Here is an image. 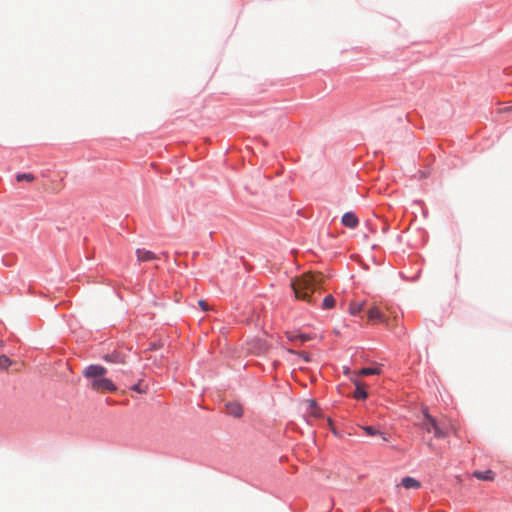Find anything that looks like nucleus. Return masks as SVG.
<instances>
[{"label":"nucleus","instance_id":"nucleus-1","mask_svg":"<svg viewBox=\"0 0 512 512\" xmlns=\"http://www.w3.org/2000/svg\"><path fill=\"white\" fill-rule=\"evenodd\" d=\"M324 276L321 273H306L291 282L297 299L313 302L312 295L322 288Z\"/></svg>","mask_w":512,"mask_h":512},{"label":"nucleus","instance_id":"nucleus-2","mask_svg":"<svg viewBox=\"0 0 512 512\" xmlns=\"http://www.w3.org/2000/svg\"><path fill=\"white\" fill-rule=\"evenodd\" d=\"M106 373L107 369L101 365H89L83 371L92 390L100 393L115 392L117 387L109 378L105 377Z\"/></svg>","mask_w":512,"mask_h":512},{"label":"nucleus","instance_id":"nucleus-3","mask_svg":"<svg viewBox=\"0 0 512 512\" xmlns=\"http://www.w3.org/2000/svg\"><path fill=\"white\" fill-rule=\"evenodd\" d=\"M420 427L427 433L433 432L434 437L437 439L445 438L448 435V431L439 425L436 419L432 417L427 411L423 412V420L420 423Z\"/></svg>","mask_w":512,"mask_h":512},{"label":"nucleus","instance_id":"nucleus-4","mask_svg":"<svg viewBox=\"0 0 512 512\" xmlns=\"http://www.w3.org/2000/svg\"><path fill=\"white\" fill-rule=\"evenodd\" d=\"M367 316L368 320L372 323H384L387 326L389 325L388 319L376 305L370 307L367 310Z\"/></svg>","mask_w":512,"mask_h":512},{"label":"nucleus","instance_id":"nucleus-5","mask_svg":"<svg viewBox=\"0 0 512 512\" xmlns=\"http://www.w3.org/2000/svg\"><path fill=\"white\" fill-rule=\"evenodd\" d=\"M351 381L355 384L356 388L354 391V398L358 400H364L367 398L368 394L365 390L364 385L357 379L351 378Z\"/></svg>","mask_w":512,"mask_h":512},{"label":"nucleus","instance_id":"nucleus-6","mask_svg":"<svg viewBox=\"0 0 512 512\" xmlns=\"http://www.w3.org/2000/svg\"><path fill=\"white\" fill-rule=\"evenodd\" d=\"M225 406H226V411L228 414H230L236 418H239L242 416L243 409H242L241 404H239L237 402H228Z\"/></svg>","mask_w":512,"mask_h":512},{"label":"nucleus","instance_id":"nucleus-7","mask_svg":"<svg viewBox=\"0 0 512 512\" xmlns=\"http://www.w3.org/2000/svg\"><path fill=\"white\" fill-rule=\"evenodd\" d=\"M136 255H137L138 261H140V262H146V261L158 259L157 255L155 253H153L152 251H149V250H144V249H137Z\"/></svg>","mask_w":512,"mask_h":512},{"label":"nucleus","instance_id":"nucleus-8","mask_svg":"<svg viewBox=\"0 0 512 512\" xmlns=\"http://www.w3.org/2000/svg\"><path fill=\"white\" fill-rule=\"evenodd\" d=\"M342 224L349 228H355L358 225V218L352 212H347L342 216Z\"/></svg>","mask_w":512,"mask_h":512},{"label":"nucleus","instance_id":"nucleus-9","mask_svg":"<svg viewBox=\"0 0 512 512\" xmlns=\"http://www.w3.org/2000/svg\"><path fill=\"white\" fill-rule=\"evenodd\" d=\"M472 476L482 481H493L495 479V473L492 470L474 471Z\"/></svg>","mask_w":512,"mask_h":512},{"label":"nucleus","instance_id":"nucleus-10","mask_svg":"<svg viewBox=\"0 0 512 512\" xmlns=\"http://www.w3.org/2000/svg\"><path fill=\"white\" fill-rule=\"evenodd\" d=\"M104 360L110 363H117V364H125V357L118 352H113L111 354H107L104 357Z\"/></svg>","mask_w":512,"mask_h":512},{"label":"nucleus","instance_id":"nucleus-11","mask_svg":"<svg viewBox=\"0 0 512 512\" xmlns=\"http://www.w3.org/2000/svg\"><path fill=\"white\" fill-rule=\"evenodd\" d=\"M401 483L406 489H418L421 487L420 482L412 477L403 478Z\"/></svg>","mask_w":512,"mask_h":512},{"label":"nucleus","instance_id":"nucleus-12","mask_svg":"<svg viewBox=\"0 0 512 512\" xmlns=\"http://www.w3.org/2000/svg\"><path fill=\"white\" fill-rule=\"evenodd\" d=\"M361 428L369 436L379 435V436H381V438L384 442L388 441V438L373 426H362Z\"/></svg>","mask_w":512,"mask_h":512},{"label":"nucleus","instance_id":"nucleus-13","mask_svg":"<svg viewBox=\"0 0 512 512\" xmlns=\"http://www.w3.org/2000/svg\"><path fill=\"white\" fill-rule=\"evenodd\" d=\"M365 302H356L353 301L349 305V312L352 315H357L364 309Z\"/></svg>","mask_w":512,"mask_h":512},{"label":"nucleus","instance_id":"nucleus-14","mask_svg":"<svg viewBox=\"0 0 512 512\" xmlns=\"http://www.w3.org/2000/svg\"><path fill=\"white\" fill-rule=\"evenodd\" d=\"M287 337L290 341L300 340L301 343L311 340L312 337L309 334H291L287 333Z\"/></svg>","mask_w":512,"mask_h":512},{"label":"nucleus","instance_id":"nucleus-15","mask_svg":"<svg viewBox=\"0 0 512 512\" xmlns=\"http://www.w3.org/2000/svg\"><path fill=\"white\" fill-rule=\"evenodd\" d=\"M381 370L379 368H363L361 369L357 375L359 376H369V375H379Z\"/></svg>","mask_w":512,"mask_h":512},{"label":"nucleus","instance_id":"nucleus-16","mask_svg":"<svg viewBox=\"0 0 512 512\" xmlns=\"http://www.w3.org/2000/svg\"><path fill=\"white\" fill-rule=\"evenodd\" d=\"M335 306V299L332 295H327L322 303L324 309H331Z\"/></svg>","mask_w":512,"mask_h":512},{"label":"nucleus","instance_id":"nucleus-17","mask_svg":"<svg viewBox=\"0 0 512 512\" xmlns=\"http://www.w3.org/2000/svg\"><path fill=\"white\" fill-rule=\"evenodd\" d=\"M16 180L18 182H20V181L32 182L35 180V176L31 173H21L16 176Z\"/></svg>","mask_w":512,"mask_h":512},{"label":"nucleus","instance_id":"nucleus-18","mask_svg":"<svg viewBox=\"0 0 512 512\" xmlns=\"http://www.w3.org/2000/svg\"><path fill=\"white\" fill-rule=\"evenodd\" d=\"M12 364V361L6 355L0 356V369L7 370Z\"/></svg>","mask_w":512,"mask_h":512},{"label":"nucleus","instance_id":"nucleus-19","mask_svg":"<svg viewBox=\"0 0 512 512\" xmlns=\"http://www.w3.org/2000/svg\"><path fill=\"white\" fill-rule=\"evenodd\" d=\"M309 406H310L309 413L311 415H313L314 417H318L319 416V411H318V408L316 406L315 401H313V400L309 401Z\"/></svg>","mask_w":512,"mask_h":512},{"label":"nucleus","instance_id":"nucleus-20","mask_svg":"<svg viewBox=\"0 0 512 512\" xmlns=\"http://www.w3.org/2000/svg\"><path fill=\"white\" fill-rule=\"evenodd\" d=\"M132 390L144 394L147 392V387H143L141 383H138L132 386Z\"/></svg>","mask_w":512,"mask_h":512},{"label":"nucleus","instance_id":"nucleus-21","mask_svg":"<svg viewBox=\"0 0 512 512\" xmlns=\"http://www.w3.org/2000/svg\"><path fill=\"white\" fill-rule=\"evenodd\" d=\"M287 351L292 354H298L299 356H301L304 359V361L310 362V356L305 352H295L292 349H288Z\"/></svg>","mask_w":512,"mask_h":512},{"label":"nucleus","instance_id":"nucleus-22","mask_svg":"<svg viewBox=\"0 0 512 512\" xmlns=\"http://www.w3.org/2000/svg\"><path fill=\"white\" fill-rule=\"evenodd\" d=\"M198 303H199V306L202 308L203 311H207L208 310L207 303L204 300H199Z\"/></svg>","mask_w":512,"mask_h":512},{"label":"nucleus","instance_id":"nucleus-23","mask_svg":"<svg viewBox=\"0 0 512 512\" xmlns=\"http://www.w3.org/2000/svg\"><path fill=\"white\" fill-rule=\"evenodd\" d=\"M451 429L453 430L454 434L457 435V430L454 426H451Z\"/></svg>","mask_w":512,"mask_h":512},{"label":"nucleus","instance_id":"nucleus-24","mask_svg":"<svg viewBox=\"0 0 512 512\" xmlns=\"http://www.w3.org/2000/svg\"><path fill=\"white\" fill-rule=\"evenodd\" d=\"M0 346H3V342L2 341H0Z\"/></svg>","mask_w":512,"mask_h":512}]
</instances>
